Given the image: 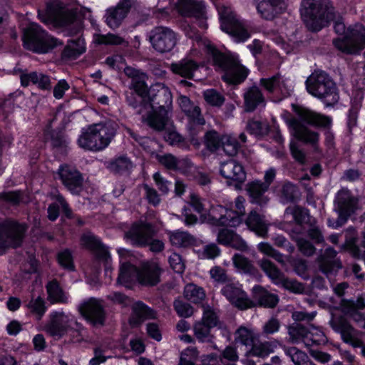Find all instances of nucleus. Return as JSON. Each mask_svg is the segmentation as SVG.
I'll list each match as a JSON object with an SVG mask.
<instances>
[{
	"instance_id": "obj_53",
	"label": "nucleus",
	"mask_w": 365,
	"mask_h": 365,
	"mask_svg": "<svg viewBox=\"0 0 365 365\" xmlns=\"http://www.w3.org/2000/svg\"><path fill=\"white\" fill-rule=\"evenodd\" d=\"M298 187L290 182H285L280 190V199L283 203L292 202L297 197Z\"/></svg>"
},
{
	"instance_id": "obj_26",
	"label": "nucleus",
	"mask_w": 365,
	"mask_h": 365,
	"mask_svg": "<svg viewBox=\"0 0 365 365\" xmlns=\"http://www.w3.org/2000/svg\"><path fill=\"white\" fill-rule=\"evenodd\" d=\"M217 241L219 244L230 246L241 252L249 251V246L241 236L227 228H222L219 230Z\"/></svg>"
},
{
	"instance_id": "obj_6",
	"label": "nucleus",
	"mask_w": 365,
	"mask_h": 365,
	"mask_svg": "<svg viewBox=\"0 0 365 365\" xmlns=\"http://www.w3.org/2000/svg\"><path fill=\"white\" fill-rule=\"evenodd\" d=\"M359 208V200L347 188H341L336 194L334 210L337 213L336 220L328 219V225L334 229L342 227Z\"/></svg>"
},
{
	"instance_id": "obj_23",
	"label": "nucleus",
	"mask_w": 365,
	"mask_h": 365,
	"mask_svg": "<svg viewBox=\"0 0 365 365\" xmlns=\"http://www.w3.org/2000/svg\"><path fill=\"white\" fill-rule=\"evenodd\" d=\"M197 55L198 52L197 50L192 49L187 56L170 64V68L171 71L183 78H192L199 66L196 62Z\"/></svg>"
},
{
	"instance_id": "obj_29",
	"label": "nucleus",
	"mask_w": 365,
	"mask_h": 365,
	"mask_svg": "<svg viewBox=\"0 0 365 365\" xmlns=\"http://www.w3.org/2000/svg\"><path fill=\"white\" fill-rule=\"evenodd\" d=\"M130 7V2L123 0L115 6L108 9L105 16L107 25L111 29L118 28L127 16Z\"/></svg>"
},
{
	"instance_id": "obj_57",
	"label": "nucleus",
	"mask_w": 365,
	"mask_h": 365,
	"mask_svg": "<svg viewBox=\"0 0 365 365\" xmlns=\"http://www.w3.org/2000/svg\"><path fill=\"white\" fill-rule=\"evenodd\" d=\"M307 235L313 243L315 245L324 244L325 239L320 227L317 225L315 220L309 225V228L307 230Z\"/></svg>"
},
{
	"instance_id": "obj_22",
	"label": "nucleus",
	"mask_w": 365,
	"mask_h": 365,
	"mask_svg": "<svg viewBox=\"0 0 365 365\" xmlns=\"http://www.w3.org/2000/svg\"><path fill=\"white\" fill-rule=\"evenodd\" d=\"M222 294L236 307L240 309H247L256 306L247 294L233 283L227 284L222 289Z\"/></svg>"
},
{
	"instance_id": "obj_46",
	"label": "nucleus",
	"mask_w": 365,
	"mask_h": 365,
	"mask_svg": "<svg viewBox=\"0 0 365 365\" xmlns=\"http://www.w3.org/2000/svg\"><path fill=\"white\" fill-rule=\"evenodd\" d=\"M110 138H78V144L84 150L99 151L106 148Z\"/></svg>"
},
{
	"instance_id": "obj_55",
	"label": "nucleus",
	"mask_w": 365,
	"mask_h": 365,
	"mask_svg": "<svg viewBox=\"0 0 365 365\" xmlns=\"http://www.w3.org/2000/svg\"><path fill=\"white\" fill-rule=\"evenodd\" d=\"M276 284L281 285L285 289L294 294H302L304 291V286L302 283L299 282L296 279L287 278L284 274Z\"/></svg>"
},
{
	"instance_id": "obj_59",
	"label": "nucleus",
	"mask_w": 365,
	"mask_h": 365,
	"mask_svg": "<svg viewBox=\"0 0 365 365\" xmlns=\"http://www.w3.org/2000/svg\"><path fill=\"white\" fill-rule=\"evenodd\" d=\"M173 307L178 315L183 318L191 317L194 312L193 307L180 299H177L173 302Z\"/></svg>"
},
{
	"instance_id": "obj_17",
	"label": "nucleus",
	"mask_w": 365,
	"mask_h": 365,
	"mask_svg": "<svg viewBox=\"0 0 365 365\" xmlns=\"http://www.w3.org/2000/svg\"><path fill=\"white\" fill-rule=\"evenodd\" d=\"M163 269L158 262L150 260L142 262L138 267V283L145 287H154L160 282Z\"/></svg>"
},
{
	"instance_id": "obj_21",
	"label": "nucleus",
	"mask_w": 365,
	"mask_h": 365,
	"mask_svg": "<svg viewBox=\"0 0 365 365\" xmlns=\"http://www.w3.org/2000/svg\"><path fill=\"white\" fill-rule=\"evenodd\" d=\"M210 220L217 226H230L236 227L242 223V217L232 209L222 205L213 207L210 214Z\"/></svg>"
},
{
	"instance_id": "obj_30",
	"label": "nucleus",
	"mask_w": 365,
	"mask_h": 365,
	"mask_svg": "<svg viewBox=\"0 0 365 365\" xmlns=\"http://www.w3.org/2000/svg\"><path fill=\"white\" fill-rule=\"evenodd\" d=\"M221 175L229 180L242 183L246 179V173L241 164L235 160H229L220 165Z\"/></svg>"
},
{
	"instance_id": "obj_19",
	"label": "nucleus",
	"mask_w": 365,
	"mask_h": 365,
	"mask_svg": "<svg viewBox=\"0 0 365 365\" xmlns=\"http://www.w3.org/2000/svg\"><path fill=\"white\" fill-rule=\"evenodd\" d=\"M58 174L63 185L73 194L78 195L83 190V178L76 168L68 165L60 166Z\"/></svg>"
},
{
	"instance_id": "obj_11",
	"label": "nucleus",
	"mask_w": 365,
	"mask_h": 365,
	"mask_svg": "<svg viewBox=\"0 0 365 365\" xmlns=\"http://www.w3.org/2000/svg\"><path fill=\"white\" fill-rule=\"evenodd\" d=\"M339 51L347 54H356L365 48V28L361 24H356L348 29L342 38L334 41Z\"/></svg>"
},
{
	"instance_id": "obj_63",
	"label": "nucleus",
	"mask_w": 365,
	"mask_h": 365,
	"mask_svg": "<svg viewBox=\"0 0 365 365\" xmlns=\"http://www.w3.org/2000/svg\"><path fill=\"white\" fill-rule=\"evenodd\" d=\"M95 41L99 44L109 45H120L125 42L122 37L113 34H108L106 35H97L95 37Z\"/></svg>"
},
{
	"instance_id": "obj_38",
	"label": "nucleus",
	"mask_w": 365,
	"mask_h": 365,
	"mask_svg": "<svg viewBox=\"0 0 365 365\" xmlns=\"http://www.w3.org/2000/svg\"><path fill=\"white\" fill-rule=\"evenodd\" d=\"M318 138H296L290 143V151L292 157L300 164H304L306 155L303 150V145L310 143L315 145Z\"/></svg>"
},
{
	"instance_id": "obj_8",
	"label": "nucleus",
	"mask_w": 365,
	"mask_h": 365,
	"mask_svg": "<svg viewBox=\"0 0 365 365\" xmlns=\"http://www.w3.org/2000/svg\"><path fill=\"white\" fill-rule=\"evenodd\" d=\"M221 29L230 35L236 42L245 41L250 37L246 22L241 19L230 6L219 4L217 6Z\"/></svg>"
},
{
	"instance_id": "obj_9",
	"label": "nucleus",
	"mask_w": 365,
	"mask_h": 365,
	"mask_svg": "<svg viewBox=\"0 0 365 365\" xmlns=\"http://www.w3.org/2000/svg\"><path fill=\"white\" fill-rule=\"evenodd\" d=\"M27 226L14 220H6L0 223V254L7 249L21 246Z\"/></svg>"
},
{
	"instance_id": "obj_54",
	"label": "nucleus",
	"mask_w": 365,
	"mask_h": 365,
	"mask_svg": "<svg viewBox=\"0 0 365 365\" xmlns=\"http://www.w3.org/2000/svg\"><path fill=\"white\" fill-rule=\"evenodd\" d=\"M222 365H237L239 355L237 349L232 346H227L218 356Z\"/></svg>"
},
{
	"instance_id": "obj_35",
	"label": "nucleus",
	"mask_w": 365,
	"mask_h": 365,
	"mask_svg": "<svg viewBox=\"0 0 365 365\" xmlns=\"http://www.w3.org/2000/svg\"><path fill=\"white\" fill-rule=\"evenodd\" d=\"M178 12L185 16L202 15L205 5L197 0H179L177 4Z\"/></svg>"
},
{
	"instance_id": "obj_60",
	"label": "nucleus",
	"mask_w": 365,
	"mask_h": 365,
	"mask_svg": "<svg viewBox=\"0 0 365 365\" xmlns=\"http://www.w3.org/2000/svg\"><path fill=\"white\" fill-rule=\"evenodd\" d=\"M201 321L212 328L217 326L220 323L217 312L209 305H203V314Z\"/></svg>"
},
{
	"instance_id": "obj_39",
	"label": "nucleus",
	"mask_w": 365,
	"mask_h": 365,
	"mask_svg": "<svg viewBox=\"0 0 365 365\" xmlns=\"http://www.w3.org/2000/svg\"><path fill=\"white\" fill-rule=\"evenodd\" d=\"M232 260L234 267L239 272L250 276H255L258 274V269L254 265L253 262L243 255L235 253Z\"/></svg>"
},
{
	"instance_id": "obj_62",
	"label": "nucleus",
	"mask_w": 365,
	"mask_h": 365,
	"mask_svg": "<svg viewBox=\"0 0 365 365\" xmlns=\"http://www.w3.org/2000/svg\"><path fill=\"white\" fill-rule=\"evenodd\" d=\"M221 148L230 156H235L240 149V144L237 138H221Z\"/></svg>"
},
{
	"instance_id": "obj_37",
	"label": "nucleus",
	"mask_w": 365,
	"mask_h": 365,
	"mask_svg": "<svg viewBox=\"0 0 365 365\" xmlns=\"http://www.w3.org/2000/svg\"><path fill=\"white\" fill-rule=\"evenodd\" d=\"M255 341L252 347L246 352V356H256L262 359L267 357L273 353L276 345L274 341H260L258 339Z\"/></svg>"
},
{
	"instance_id": "obj_61",
	"label": "nucleus",
	"mask_w": 365,
	"mask_h": 365,
	"mask_svg": "<svg viewBox=\"0 0 365 365\" xmlns=\"http://www.w3.org/2000/svg\"><path fill=\"white\" fill-rule=\"evenodd\" d=\"M58 262L59 264L68 271H74L75 265L73 263L71 252L66 249L58 254Z\"/></svg>"
},
{
	"instance_id": "obj_42",
	"label": "nucleus",
	"mask_w": 365,
	"mask_h": 365,
	"mask_svg": "<svg viewBox=\"0 0 365 365\" xmlns=\"http://www.w3.org/2000/svg\"><path fill=\"white\" fill-rule=\"evenodd\" d=\"M258 336L254 330L245 326H240L235 332V342L251 348Z\"/></svg>"
},
{
	"instance_id": "obj_4",
	"label": "nucleus",
	"mask_w": 365,
	"mask_h": 365,
	"mask_svg": "<svg viewBox=\"0 0 365 365\" xmlns=\"http://www.w3.org/2000/svg\"><path fill=\"white\" fill-rule=\"evenodd\" d=\"M309 94L322 101L325 106L335 105L339 99V91L330 76L322 71H315L306 80Z\"/></svg>"
},
{
	"instance_id": "obj_45",
	"label": "nucleus",
	"mask_w": 365,
	"mask_h": 365,
	"mask_svg": "<svg viewBox=\"0 0 365 365\" xmlns=\"http://www.w3.org/2000/svg\"><path fill=\"white\" fill-rule=\"evenodd\" d=\"M25 306L38 321L42 319L47 309L44 299L41 296L35 297L34 294Z\"/></svg>"
},
{
	"instance_id": "obj_41",
	"label": "nucleus",
	"mask_w": 365,
	"mask_h": 365,
	"mask_svg": "<svg viewBox=\"0 0 365 365\" xmlns=\"http://www.w3.org/2000/svg\"><path fill=\"white\" fill-rule=\"evenodd\" d=\"M284 354L289 356L294 365H315L304 351L296 346H283Z\"/></svg>"
},
{
	"instance_id": "obj_48",
	"label": "nucleus",
	"mask_w": 365,
	"mask_h": 365,
	"mask_svg": "<svg viewBox=\"0 0 365 365\" xmlns=\"http://www.w3.org/2000/svg\"><path fill=\"white\" fill-rule=\"evenodd\" d=\"M86 50L85 42L83 38L70 41L66 46L63 56L66 58H76Z\"/></svg>"
},
{
	"instance_id": "obj_18",
	"label": "nucleus",
	"mask_w": 365,
	"mask_h": 365,
	"mask_svg": "<svg viewBox=\"0 0 365 365\" xmlns=\"http://www.w3.org/2000/svg\"><path fill=\"white\" fill-rule=\"evenodd\" d=\"M255 6L261 18L272 21L287 9L286 0H255Z\"/></svg>"
},
{
	"instance_id": "obj_24",
	"label": "nucleus",
	"mask_w": 365,
	"mask_h": 365,
	"mask_svg": "<svg viewBox=\"0 0 365 365\" xmlns=\"http://www.w3.org/2000/svg\"><path fill=\"white\" fill-rule=\"evenodd\" d=\"M80 243L99 260L107 262L110 258L108 248L91 232L83 233L81 237Z\"/></svg>"
},
{
	"instance_id": "obj_3",
	"label": "nucleus",
	"mask_w": 365,
	"mask_h": 365,
	"mask_svg": "<svg viewBox=\"0 0 365 365\" xmlns=\"http://www.w3.org/2000/svg\"><path fill=\"white\" fill-rule=\"evenodd\" d=\"M205 49L217 69L223 73L222 78L225 82L239 84L247 78L248 70L240 64L237 58L222 54L210 43L205 44Z\"/></svg>"
},
{
	"instance_id": "obj_12",
	"label": "nucleus",
	"mask_w": 365,
	"mask_h": 365,
	"mask_svg": "<svg viewBox=\"0 0 365 365\" xmlns=\"http://www.w3.org/2000/svg\"><path fill=\"white\" fill-rule=\"evenodd\" d=\"M329 324L335 331L340 333L344 342L351 345L354 348L361 347V351L365 347L364 341L356 337L358 331L350 324L345 317L331 314Z\"/></svg>"
},
{
	"instance_id": "obj_14",
	"label": "nucleus",
	"mask_w": 365,
	"mask_h": 365,
	"mask_svg": "<svg viewBox=\"0 0 365 365\" xmlns=\"http://www.w3.org/2000/svg\"><path fill=\"white\" fill-rule=\"evenodd\" d=\"M177 34L170 28L159 26L155 28L150 36L153 48L161 53L171 51L176 45Z\"/></svg>"
},
{
	"instance_id": "obj_51",
	"label": "nucleus",
	"mask_w": 365,
	"mask_h": 365,
	"mask_svg": "<svg viewBox=\"0 0 365 365\" xmlns=\"http://www.w3.org/2000/svg\"><path fill=\"white\" fill-rule=\"evenodd\" d=\"M291 238L295 242L299 252L305 257H312L315 255L317 249L311 240L298 235H291Z\"/></svg>"
},
{
	"instance_id": "obj_20",
	"label": "nucleus",
	"mask_w": 365,
	"mask_h": 365,
	"mask_svg": "<svg viewBox=\"0 0 365 365\" xmlns=\"http://www.w3.org/2000/svg\"><path fill=\"white\" fill-rule=\"evenodd\" d=\"M147 76L145 74L141 75L135 80H132L130 88L134 93H130L127 95V101L130 106L133 108H137L138 104H140L141 108L139 113L142 115L144 113L143 105L148 101L147 94H149L148 86L145 83Z\"/></svg>"
},
{
	"instance_id": "obj_40",
	"label": "nucleus",
	"mask_w": 365,
	"mask_h": 365,
	"mask_svg": "<svg viewBox=\"0 0 365 365\" xmlns=\"http://www.w3.org/2000/svg\"><path fill=\"white\" fill-rule=\"evenodd\" d=\"M135 280L138 282V267L128 262L123 263L120 268L117 282L128 287Z\"/></svg>"
},
{
	"instance_id": "obj_33",
	"label": "nucleus",
	"mask_w": 365,
	"mask_h": 365,
	"mask_svg": "<svg viewBox=\"0 0 365 365\" xmlns=\"http://www.w3.org/2000/svg\"><path fill=\"white\" fill-rule=\"evenodd\" d=\"M46 289L48 294L47 299L51 304L68 302V297L57 279H53L49 281L46 285Z\"/></svg>"
},
{
	"instance_id": "obj_50",
	"label": "nucleus",
	"mask_w": 365,
	"mask_h": 365,
	"mask_svg": "<svg viewBox=\"0 0 365 365\" xmlns=\"http://www.w3.org/2000/svg\"><path fill=\"white\" fill-rule=\"evenodd\" d=\"M183 295L187 300L195 304L201 302L205 298L203 288L192 283L185 287Z\"/></svg>"
},
{
	"instance_id": "obj_10",
	"label": "nucleus",
	"mask_w": 365,
	"mask_h": 365,
	"mask_svg": "<svg viewBox=\"0 0 365 365\" xmlns=\"http://www.w3.org/2000/svg\"><path fill=\"white\" fill-rule=\"evenodd\" d=\"M158 229L152 222L146 220H137L133 222L129 229L124 232V237L130 244L138 247H147L148 240L155 237Z\"/></svg>"
},
{
	"instance_id": "obj_2",
	"label": "nucleus",
	"mask_w": 365,
	"mask_h": 365,
	"mask_svg": "<svg viewBox=\"0 0 365 365\" xmlns=\"http://www.w3.org/2000/svg\"><path fill=\"white\" fill-rule=\"evenodd\" d=\"M292 108L300 120L291 118L285 119V122L294 137H312L308 125L324 129L327 131L325 135H334L331 131L332 119L329 116L296 105H292Z\"/></svg>"
},
{
	"instance_id": "obj_25",
	"label": "nucleus",
	"mask_w": 365,
	"mask_h": 365,
	"mask_svg": "<svg viewBox=\"0 0 365 365\" xmlns=\"http://www.w3.org/2000/svg\"><path fill=\"white\" fill-rule=\"evenodd\" d=\"M245 223L247 228L257 236L267 238L269 225L264 215L259 213L257 210H252L247 215Z\"/></svg>"
},
{
	"instance_id": "obj_43",
	"label": "nucleus",
	"mask_w": 365,
	"mask_h": 365,
	"mask_svg": "<svg viewBox=\"0 0 365 365\" xmlns=\"http://www.w3.org/2000/svg\"><path fill=\"white\" fill-rule=\"evenodd\" d=\"M168 235L171 245L177 247H188L196 243L195 237L187 232H170Z\"/></svg>"
},
{
	"instance_id": "obj_7",
	"label": "nucleus",
	"mask_w": 365,
	"mask_h": 365,
	"mask_svg": "<svg viewBox=\"0 0 365 365\" xmlns=\"http://www.w3.org/2000/svg\"><path fill=\"white\" fill-rule=\"evenodd\" d=\"M23 41L26 49L39 53H48L60 44L56 38L35 23H30L24 29Z\"/></svg>"
},
{
	"instance_id": "obj_32",
	"label": "nucleus",
	"mask_w": 365,
	"mask_h": 365,
	"mask_svg": "<svg viewBox=\"0 0 365 365\" xmlns=\"http://www.w3.org/2000/svg\"><path fill=\"white\" fill-rule=\"evenodd\" d=\"M245 107L247 111H253L258 106L265 105L264 97L260 89L253 86L248 88L244 93Z\"/></svg>"
},
{
	"instance_id": "obj_49",
	"label": "nucleus",
	"mask_w": 365,
	"mask_h": 365,
	"mask_svg": "<svg viewBox=\"0 0 365 365\" xmlns=\"http://www.w3.org/2000/svg\"><path fill=\"white\" fill-rule=\"evenodd\" d=\"M286 212L292 214L296 223L299 225H303L304 224L309 225L312 221L315 220L314 218L310 216L307 209L298 205L294 206L292 208H287Z\"/></svg>"
},
{
	"instance_id": "obj_52",
	"label": "nucleus",
	"mask_w": 365,
	"mask_h": 365,
	"mask_svg": "<svg viewBox=\"0 0 365 365\" xmlns=\"http://www.w3.org/2000/svg\"><path fill=\"white\" fill-rule=\"evenodd\" d=\"M211 329V327H209L200 320L194 324V335L202 342L212 341L213 336L210 334Z\"/></svg>"
},
{
	"instance_id": "obj_27",
	"label": "nucleus",
	"mask_w": 365,
	"mask_h": 365,
	"mask_svg": "<svg viewBox=\"0 0 365 365\" xmlns=\"http://www.w3.org/2000/svg\"><path fill=\"white\" fill-rule=\"evenodd\" d=\"M268 190L269 188L264 185L261 180H254L245 185L250 202L261 207L265 206L269 201V198L265 195Z\"/></svg>"
},
{
	"instance_id": "obj_13",
	"label": "nucleus",
	"mask_w": 365,
	"mask_h": 365,
	"mask_svg": "<svg viewBox=\"0 0 365 365\" xmlns=\"http://www.w3.org/2000/svg\"><path fill=\"white\" fill-rule=\"evenodd\" d=\"M72 319L63 312H54L44 327L45 331L55 339H60L71 331Z\"/></svg>"
},
{
	"instance_id": "obj_44",
	"label": "nucleus",
	"mask_w": 365,
	"mask_h": 365,
	"mask_svg": "<svg viewBox=\"0 0 365 365\" xmlns=\"http://www.w3.org/2000/svg\"><path fill=\"white\" fill-rule=\"evenodd\" d=\"M287 332L289 335V341L292 344H299L304 341L310 334L309 329L302 324L294 322L288 326Z\"/></svg>"
},
{
	"instance_id": "obj_64",
	"label": "nucleus",
	"mask_w": 365,
	"mask_h": 365,
	"mask_svg": "<svg viewBox=\"0 0 365 365\" xmlns=\"http://www.w3.org/2000/svg\"><path fill=\"white\" fill-rule=\"evenodd\" d=\"M206 102L214 106H220L225 101L224 97L214 89H209L203 93Z\"/></svg>"
},
{
	"instance_id": "obj_47",
	"label": "nucleus",
	"mask_w": 365,
	"mask_h": 365,
	"mask_svg": "<svg viewBox=\"0 0 365 365\" xmlns=\"http://www.w3.org/2000/svg\"><path fill=\"white\" fill-rule=\"evenodd\" d=\"M259 266L275 284L284 275L283 272L269 259H262L259 261Z\"/></svg>"
},
{
	"instance_id": "obj_15",
	"label": "nucleus",
	"mask_w": 365,
	"mask_h": 365,
	"mask_svg": "<svg viewBox=\"0 0 365 365\" xmlns=\"http://www.w3.org/2000/svg\"><path fill=\"white\" fill-rule=\"evenodd\" d=\"M178 103L182 111L188 118L187 128L190 134L193 135L199 134L201 126L205 124V120L200 114V108L194 105L186 96H180L178 99Z\"/></svg>"
},
{
	"instance_id": "obj_5",
	"label": "nucleus",
	"mask_w": 365,
	"mask_h": 365,
	"mask_svg": "<svg viewBox=\"0 0 365 365\" xmlns=\"http://www.w3.org/2000/svg\"><path fill=\"white\" fill-rule=\"evenodd\" d=\"M300 13L307 27L311 31H318L328 24L334 15V9L322 0H302Z\"/></svg>"
},
{
	"instance_id": "obj_36",
	"label": "nucleus",
	"mask_w": 365,
	"mask_h": 365,
	"mask_svg": "<svg viewBox=\"0 0 365 365\" xmlns=\"http://www.w3.org/2000/svg\"><path fill=\"white\" fill-rule=\"evenodd\" d=\"M106 168L113 173L123 175L130 173L133 163L126 155H120L108 162Z\"/></svg>"
},
{
	"instance_id": "obj_31",
	"label": "nucleus",
	"mask_w": 365,
	"mask_h": 365,
	"mask_svg": "<svg viewBox=\"0 0 365 365\" xmlns=\"http://www.w3.org/2000/svg\"><path fill=\"white\" fill-rule=\"evenodd\" d=\"M252 298L256 302V305L272 309L274 308L279 301L278 295L269 292L261 285H255L252 288Z\"/></svg>"
},
{
	"instance_id": "obj_58",
	"label": "nucleus",
	"mask_w": 365,
	"mask_h": 365,
	"mask_svg": "<svg viewBox=\"0 0 365 365\" xmlns=\"http://www.w3.org/2000/svg\"><path fill=\"white\" fill-rule=\"evenodd\" d=\"M319 270L326 275L336 272L342 267L340 260H328L318 258Z\"/></svg>"
},
{
	"instance_id": "obj_28",
	"label": "nucleus",
	"mask_w": 365,
	"mask_h": 365,
	"mask_svg": "<svg viewBox=\"0 0 365 365\" xmlns=\"http://www.w3.org/2000/svg\"><path fill=\"white\" fill-rule=\"evenodd\" d=\"M157 313L141 301L132 305V312L128 319L131 327H138L146 319H155Z\"/></svg>"
},
{
	"instance_id": "obj_1",
	"label": "nucleus",
	"mask_w": 365,
	"mask_h": 365,
	"mask_svg": "<svg viewBox=\"0 0 365 365\" xmlns=\"http://www.w3.org/2000/svg\"><path fill=\"white\" fill-rule=\"evenodd\" d=\"M172 98L170 91L164 84L158 83L152 86L148 101L143 105V120L156 130H162L167 125L170 128L168 107Z\"/></svg>"
},
{
	"instance_id": "obj_16",
	"label": "nucleus",
	"mask_w": 365,
	"mask_h": 365,
	"mask_svg": "<svg viewBox=\"0 0 365 365\" xmlns=\"http://www.w3.org/2000/svg\"><path fill=\"white\" fill-rule=\"evenodd\" d=\"M78 311L86 319L93 324H104L106 312L99 299L91 297L83 301L79 305Z\"/></svg>"
},
{
	"instance_id": "obj_56",
	"label": "nucleus",
	"mask_w": 365,
	"mask_h": 365,
	"mask_svg": "<svg viewBox=\"0 0 365 365\" xmlns=\"http://www.w3.org/2000/svg\"><path fill=\"white\" fill-rule=\"evenodd\" d=\"M22 200L23 192L20 190L0 192V205L18 206Z\"/></svg>"
},
{
	"instance_id": "obj_34",
	"label": "nucleus",
	"mask_w": 365,
	"mask_h": 365,
	"mask_svg": "<svg viewBox=\"0 0 365 365\" xmlns=\"http://www.w3.org/2000/svg\"><path fill=\"white\" fill-rule=\"evenodd\" d=\"M158 159L161 165L170 170L184 172L190 168L192 165V163L188 159H178L172 154H165L158 156Z\"/></svg>"
}]
</instances>
